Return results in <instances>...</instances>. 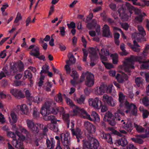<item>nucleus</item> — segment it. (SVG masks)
Listing matches in <instances>:
<instances>
[{
  "instance_id": "7c9ffc66",
  "label": "nucleus",
  "mask_w": 149,
  "mask_h": 149,
  "mask_svg": "<svg viewBox=\"0 0 149 149\" xmlns=\"http://www.w3.org/2000/svg\"><path fill=\"white\" fill-rule=\"evenodd\" d=\"M46 143L48 147H50V148H53L54 146V139L51 138L50 140H49L47 139L46 140Z\"/></svg>"
},
{
  "instance_id": "774afa93",
  "label": "nucleus",
  "mask_w": 149,
  "mask_h": 149,
  "mask_svg": "<svg viewBox=\"0 0 149 149\" xmlns=\"http://www.w3.org/2000/svg\"><path fill=\"white\" fill-rule=\"evenodd\" d=\"M69 28L74 29L75 27V24L73 22H71L70 24H67Z\"/></svg>"
},
{
  "instance_id": "603ef678",
  "label": "nucleus",
  "mask_w": 149,
  "mask_h": 149,
  "mask_svg": "<svg viewBox=\"0 0 149 149\" xmlns=\"http://www.w3.org/2000/svg\"><path fill=\"white\" fill-rule=\"evenodd\" d=\"M143 81V80L139 77H137L135 79L136 83L138 86L142 83Z\"/></svg>"
},
{
  "instance_id": "39448f33",
  "label": "nucleus",
  "mask_w": 149,
  "mask_h": 149,
  "mask_svg": "<svg viewBox=\"0 0 149 149\" xmlns=\"http://www.w3.org/2000/svg\"><path fill=\"white\" fill-rule=\"evenodd\" d=\"M99 55L102 62L106 68L110 69L113 68V66L112 64L106 62L108 60L107 56L109 55V52L106 47H104L101 49V52L99 53Z\"/></svg>"
},
{
  "instance_id": "dca6fc26",
  "label": "nucleus",
  "mask_w": 149,
  "mask_h": 149,
  "mask_svg": "<svg viewBox=\"0 0 149 149\" xmlns=\"http://www.w3.org/2000/svg\"><path fill=\"white\" fill-rule=\"evenodd\" d=\"M70 135V133L68 132L65 133H62L61 135V137L64 146H66L67 149H70L69 147L68 146L69 143V139Z\"/></svg>"
},
{
  "instance_id": "a19ab883",
  "label": "nucleus",
  "mask_w": 149,
  "mask_h": 149,
  "mask_svg": "<svg viewBox=\"0 0 149 149\" xmlns=\"http://www.w3.org/2000/svg\"><path fill=\"white\" fill-rule=\"evenodd\" d=\"M85 99V98L83 95L81 96L80 98H74V100L76 101L78 104H80L84 103Z\"/></svg>"
},
{
  "instance_id": "0eeeda50",
  "label": "nucleus",
  "mask_w": 149,
  "mask_h": 149,
  "mask_svg": "<svg viewBox=\"0 0 149 149\" xmlns=\"http://www.w3.org/2000/svg\"><path fill=\"white\" fill-rule=\"evenodd\" d=\"M66 64L65 66V69L66 73L68 74H70L73 78L74 81L71 80V82L72 85L74 84V81L76 80L78 78L79 76L76 71L73 69L72 70L70 67L69 61H66Z\"/></svg>"
},
{
  "instance_id": "f03ea898",
  "label": "nucleus",
  "mask_w": 149,
  "mask_h": 149,
  "mask_svg": "<svg viewBox=\"0 0 149 149\" xmlns=\"http://www.w3.org/2000/svg\"><path fill=\"white\" fill-rule=\"evenodd\" d=\"M124 114L123 111H122L120 109L118 110L115 113L114 116L109 111L106 113L103 119L104 121H107L110 125L113 126L117 122L121 120L120 115H123Z\"/></svg>"
},
{
  "instance_id": "412c9836",
  "label": "nucleus",
  "mask_w": 149,
  "mask_h": 149,
  "mask_svg": "<svg viewBox=\"0 0 149 149\" xmlns=\"http://www.w3.org/2000/svg\"><path fill=\"white\" fill-rule=\"evenodd\" d=\"M130 13L128 15L125 14L124 12V10L123 8L120 9L118 10V13L120 14V16L121 18L124 21H126L128 20L129 17H130L132 12L130 11Z\"/></svg>"
},
{
  "instance_id": "e2e57ef3",
  "label": "nucleus",
  "mask_w": 149,
  "mask_h": 149,
  "mask_svg": "<svg viewBox=\"0 0 149 149\" xmlns=\"http://www.w3.org/2000/svg\"><path fill=\"white\" fill-rule=\"evenodd\" d=\"M44 77H45L41 75L40 78V81L38 83L39 86L40 87L42 85L43 82V80L44 79Z\"/></svg>"
},
{
  "instance_id": "423d86ee",
  "label": "nucleus",
  "mask_w": 149,
  "mask_h": 149,
  "mask_svg": "<svg viewBox=\"0 0 149 149\" xmlns=\"http://www.w3.org/2000/svg\"><path fill=\"white\" fill-rule=\"evenodd\" d=\"M85 80V84L88 87H92L94 84V75L88 72H86L82 74L81 77V82Z\"/></svg>"
},
{
  "instance_id": "a211bd4d",
  "label": "nucleus",
  "mask_w": 149,
  "mask_h": 149,
  "mask_svg": "<svg viewBox=\"0 0 149 149\" xmlns=\"http://www.w3.org/2000/svg\"><path fill=\"white\" fill-rule=\"evenodd\" d=\"M121 123L123 127L128 131L131 132L133 126L131 121L130 120H121Z\"/></svg>"
},
{
  "instance_id": "4c0bfd02",
  "label": "nucleus",
  "mask_w": 149,
  "mask_h": 149,
  "mask_svg": "<svg viewBox=\"0 0 149 149\" xmlns=\"http://www.w3.org/2000/svg\"><path fill=\"white\" fill-rule=\"evenodd\" d=\"M139 110L140 111L143 112V118H145L148 117L149 115V112L146 110H145L143 107H139Z\"/></svg>"
},
{
  "instance_id": "f3484780",
  "label": "nucleus",
  "mask_w": 149,
  "mask_h": 149,
  "mask_svg": "<svg viewBox=\"0 0 149 149\" xmlns=\"http://www.w3.org/2000/svg\"><path fill=\"white\" fill-rule=\"evenodd\" d=\"M24 68L23 64L21 62L16 63L12 66L11 72L13 73L22 71Z\"/></svg>"
},
{
  "instance_id": "b1692460",
  "label": "nucleus",
  "mask_w": 149,
  "mask_h": 149,
  "mask_svg": "<svg viewBox=\"0 0 149 149\" xmlns=\"http://www.w3.org/2000/svg\"><path fill=\"white\" fill-rule=\"evenodd\" d=\"M27 126L28 128L31 131L35 132H38V130L36 126L34 124L33 122L30 120H28L26 121Z\"/></svg>"
},
{
  "instance_id": "e433bc0d",
  "label": "nucleus",
  "mask_w": 149,
  "mask_h": 149,
  "mask_svg": "<svg viewBox=\"0 0 149 149\" xmlns=\"http://www.w3.org/2000/svg\"><path fill=\"white\" fill-rule=\"evenodd\" d=\"M140 68L142 69H149V60L143 62Z\"/></svg>"
},
{
  "instance_id": "de8ad7c7",
  "label": "nucleus",
  "mask_w": 149,
  "mask_h": 149,
  "mask_svg": "<svg viewBox=\"0 0 149 149\" xmlns=\"http://www.w3.org/2000/svg\"><path fill=\"white\" fill-rule=\"evenodd\" d=\"M65 101L67 104L69 105L70 107H73L75 105L72 101L70 98L67 97L66 98Z\"/></svg>"
},
{
  "instance_id": "20e7f679",
  "label": "nucleus",
  "mask_w": 149,
  "mask_h": 149,
  "mask_svg": "<svg viewBox=\"0 0 149 149\" xmlns=\"http://www.w3.org/2000/svg\"><path fill=\"white\" fill-rule=\"evenodd\" d=\"M52 102L51 101H48L45 102V104L42 107L41 113L42 115L46 116L51 113L56 114L58 112V109L55 107L52 108L51 105Z\"/></svg>"
},
{
  "instance_id": "6e6552de",
  "label": "nucleus",
  "mask_w": 149,
  "mask_h": 149,
  "mask_svg": "<svg viewBox=\"0 0 149 149\" xmlns=\"http://www.w3.org/2000/svg\"><path fill=\"white\" fill-rule=\"evenodd\" d=\"M112 84L107 86L106 85L102 84L100 87L97 88L95 91V93L96 95H100L105 93H110L112 91Z\"/></svg>"
},
{
  "instance_id": "680f3d73",
  "label": "nucleus",
  "mask_w": 149,
  "mask_h": 149,
  "mask_svg": "<svg viewBox=\"0 0 149 149\" xmlns=\"http://www.w3.org/2000/svg\"><path fill=\"white\" fill-rule=\"evenodd\" d=\"M50 128L55 132L57 131L58 130V127H56L53 124H51L50 125Z\"/></svg>"
},
{
  "instance_id": "4be33fe9",
  "label": "nucleus",
  "mask_w": 149,
  "mask_h": 149,
  "mask_svg": "<svg viewBox=\"0 0 149 149\" xmlns=\"http://www.w3.org/2000/svg\"><path fill=\"white\" fill-rule=\"evenodd\" d=\"M72 134L73 136H75L77 139V141H79V139H81L82 137V133L81 129L79 128H77L75 129H71Z\"/></svg>"
},
{
  "instance_id": "f704fd0d",
  "label": "nucleus",
  "mask_w": 149,
  "mask_h": 149,
  "mask_svg": "<svg viewBox=\"0 0 149 149\" xmlns=\"http://www.w3.org/2000/svg\"><path fill=\"white\" fill-rule=\"evenodd\" d=\"M133 43L134 46L132 47L133 50L136 52H139L141 50V49L139 48L140 46L138 44L135 40L133 41Z\"/></svg>"
},
{
  "instance_id": "f257e3e1",
  "label": "nucleus",
  "mask_w": 149,
  "mask_h": 149,
  "mask_svg": "<svg viewBox=\"0 0 149 149\" xmlns=\"http://www.w3.org/2000/svg\"><path fill=\"white\" fill-rule=\"evenodd\" d=\"M19 130L22 133L26 134L27 133L25 129L22 127H21L19 129L15 130L16 135L13 132L9 131L7 132V135L8 137L13 138L12 143L14 146L17 148L22 149V141L25 140V137L19 132Z\"/></svg>"
},
{
  "instance_id": "cd10ccee",
  "label": "nucleus",
  "mask_w": 149,
  "mask_h": 149,
  "mask_svg": "<svg viewBox=\"0 0 149 149\" xmlns=\"http://www.w3.org/2000/svg\"><path fill=\"white\" fill-rule=\"evenodd\" d=\"M102 35L104 37H111L109 31V27L106 24L103 27Z\"/></svg>"
},
{
  "instance_id": "ddd939ff",
  "label": "nucleus",
  "mask_w": 149,
  "mask_h": 149,
  "mask_svg": "<svg viewBox=\"0 0 149 149\" xmlns=\"http://www.w3.org/2000/svg\"><path fill=\"white\" fill-rule=\"evenodd\" d=\"M88 103L90 106L97 109H100V105L102 104L101 100L97 97L89 99Z\"/></svg>"
},
{
  "instance_id": "37998d69",
  "label": "nucleus",
  "mask_w": 149,
  "mask_h": 149,
  "mask_svg": "<svg viewBox=\"0 0 149 149\" xmlns=\"http://www.w3.org/2000/svg\"><path fill=\"white\" fill-rule=\"evenodd\" d=\"M50 36L48 35H47L45 38L43 39L42 38H40L39 40V43L40 44L43 43L44 41L46 42L50 40Z\"/></svg>"
},
{
  "instance_id": "c756f323",
  "label": "nucleus",
  "mask_w": 149,
  "mask_h": 149,
  "mask_svg": "<svg viewBox=\"0 0 149 149\" xmlns=\"http://www.w3.org/2000/svg\"><path fill=\"white\" fill-rule=\"evenodd\" d=\"M9 120L10 123L12 124L16 123L17 120V118L16 115L13 112L10 113V117H9Z\"/></svg>"
},
{
  "instance_id": "7ed1b4c3",
  "label": "nucleus",
  "mask_w": 149,
  "mask_h": 149,
  "mask_svg": "<svg viewBox=\"0 0 149 149\" xmlns=\"http://www.w3.org/2000/svg\"><path fill=\"white\" fill-rule=\"evenodd\" d=\"M119 100L121 104L124 105L125 107L127 109L125 112L127 113H129L130 115L136 116L137 113V109L136 106L129 103L127 101L125 96L121 93H120L119 95Z\"/></svg>"
},
{
  "instance_id": "3c124183",
  "label": "nucleus",
  "mask_w": 149,
  "mask_h": 149,
  "mask_svg": "<svg viewBox=\"0 0 149 149\" xmlns=\"http://www.w3.org/2000/svg\"><path fill=\"white\" fill-rule=\"evenodd\" d=\"M134 126L136 128V130L138 132H142L144 131L142 127L138 125L135 124H134Z\"/></svg>"
},
{
  "instance_id": "bf43d9fd",
  "label": "nucleus",
  "mask_w": 149,
  "mask_h": 149,
  "mask_svg": "<svg viewBox=\"0 0 149 149\" xmlns=\"http://www.w3.org/2000/svg\"><path fill=\"white\" fill-rule=\"evenodd\" d=\"M149 50V45H147L146 46L145 50L143 52V54L144 56H146L148 53V51Z\"/></svg>"
},
{
  "instance_id": "864d4df0",
  "label": "nucleus",
  "mask_w": 149,
  "mask_h": 149,
  "mask_svg": "<svg viewBox=\"0 0 149 149\" xmlns=\"http://www.w3.org/2000/svg\"><path fill=\"white\" fill-rule=\"evenodd\" d=\"M100 107H101V110L102 112H104L108 110V108L107 106L103 105L102 104L101 105H100Z\"/></svg>"
},
{
  "instance_id": "72a5a7b5",
  "label": "nucleus",
  "mask_w": 149,
  "mask_h": 149,
  "mask_svg": "<svg viewBox=\"0 0 149 149\" xmlns=\"http://www.w3.org/2000/svg\"><path fill=\"white\" fill-rule=\"evenodd\" d=\"M22 18L21 14L19 13H18L14 21V23L16 24L17 26L19 25V22L22 20Z\"/></svg>"
},
{
  "instance_id": "052dcab7",
  "label": "nucleus",
  "mask_w": 149,
  "mask_h": 149,
  "mask_svg": "<svg viewBox=\"0 0 149 149\" xmlns=\"http://www.w3.org/2000/svg\"><path fill=\"white\" fill-rule=\"evenodd\" d=\"M113 29L115 31H117V30L119 31H120V32H121V34H122V36L123 38V39H126V36H125L124 34L123 33V32L122 31H121V30L120 29H119L117 27H113Z\"/></svg>"
},
{
  "instance_id": "338daca9",
  "label": "nucleus",
  "mask_w": 149,
  "mask_h": 149,
  "mask_svg": "<svg viewBox=\"0 0 149 149\" xmlns=\"http://www.w3.org/2000/svg\"><path fill=\"white\" fill-rule=\"evenodd\" d=\"M3 71H2L0 72V80L6 77L5 74L6 73V72L3 69Z\"/></svg>"
},
{
  "instance_id": "5fc2aeb1",
  "label": "nucleus",
  "mask_w": 149,
  "mask_h": 149,
  "mask_svg": "<svg viewBox=\"0 0 149 149\" xmlns=\"http://www.w3.org/2000/svg\"><path fill=\"white\" fill-rule=\"evenodd\" d=\"M91 143L87 141H84V144H83V146L84 148H90L91 147Z\"/></svg>"
},
{
  "instance_id": "4d7b16f0",
  "label": "nucleus",
  "mask_w": 149,
  "mask_h": 149,
  "mask_svg": "<svg viewBox=\"0 0 149 149\" xmlns=\"http://www.w3.org/2000/svg\"><path fill=\"white\" fill-rule=\"evenodd\" d=\"M48 120H50L52 123H54L56 122V120L54 116H48Z\"/></svg>"
},
{
  "instance_id": "c9c22d12",
  "label": "nucleus",
  "mask_w": 149,
  "mask_h": 149,
  "mask_svg": "<svg viewBox=\"0 0 149 149\" xmlns=\"http://www.w3.org/2000/svg\"><path fill=\"white\" fill-rule=\"evenodd\" d=\"M91 141L93 142V145L92 149H97L99 143L97 140L93 138L91 139Z\"/></svg>"
},
{
  "instance_id": "f8f14e48",
  "label": "nucleus",
  "mask_w": 149,
  "mask_h": 149,
  "mask_svg": "<svg viewBox=\"0 0 149 149\" xmlns=\"http://www.w3.org/2000/svg\"><path fill=\"white\" fill-rule=\"evenodd\" d=\"M138 29L139 33H134L132 36V38L139 41L141 38L146 35V33L143 27L140 25L138 26Z\"/></svg>"
},
{
  "instance_id": "58836bf2",
  "label": "nucleus",
  "mask_w": 149,
  "mask_h": 149,
  "mask_svg": "<svg viewBox=\"0 0 149 149\" xmlns=\"http://www.w3.org/2000/svg\"><path fill=\"white\" fill-rule=\"evenodd\" d=\"M140 102L141 103L143 104L146 106H148L149 105V99L147 97L140 100Z\"/></svg>"
},
{
  "instance_id": "a18cd8bd",
  "label": "nucleus",
  "mask_w": 149,
  "mask_h": 149,
  "mask_svg": "<svg viewBox=\"0 0 149 149\" xmlns=\"http://www.w3.org/2000/svg\"><path fill=\"white\" fill-rule=\"evenodd\" d=\"M63 119L66 122L68 127H69V115L68 114H64L63 115Z\"/></svg>"
},
{
  "instance_id": "13d9d810",
  "label": "nucleus",
  "mask_w": 149,
  "mask_h": 149,
  "mask_svg": "<svg viewBox=\"0 0 149 149\" xmlns=\"http://www.w3.org/2000/svg\"><path fill=\"white\" fill-rule=\"evenodd\" d=\"M39 115V112L37 108H35L33 109V116L35 118L37 117Z\"/></svg>"
},
{
  "instance_id": "69168bd1",
  "label": "nucleus",
  "mask_w": 149,
  "mask_h": 149,
  "mask_svg": "<svg viewBox=\"0 0 149 149\" xmlns=\"http://www.w3.org/2000/svg\"><path fill=\"white\" fill-rule=\"evenodd\" d=\"M126 6L129 10L130 12L132 11V9H134V8L128 3H126L125 4Z\"/></svg>"
},
{
  "instance_id": "ea45409f",
  "label": "nucleus",
  "mask_w": 149,
  "mask_h": 149,
  "mask_svg": "<svg viewBox=\"0 0 149 149\" xmlns=\"http://www.w3.org/2000/svg\"><path fill=\"white\" fill-rule=\"evenodd\" d=\"M68 56L69 58V60L67 61H69L70 64L71 65V64L75 63V59L71 53H69Z\"/></svg>"
},
{
  "instance_id": "6ab92c4d",
  "label": "nucleus",
  "mask_w": 149,
  "mask_h": 149,
  "mask_svg": "<svg viewBox=\"0 0 149 149\" xmlns=\"http://www.w3.org/2000/svg\"><path fill=\"white\" fill-rule=\"evenodd\" d=\"M17 109L22 114L27 115L29 112V108L25 104H22L17 106Z\"/></svg>"
},
{
  "instance_id": "c85d7f7f",
  "label": "nucleus",
  "mask_w": 149,
  "mask_h": 149,
  "mask_svg": "<svg viewBox=\"0 0 149 149\" xmlns=\"http://www.w3.org/2000/svg\"><path fill=\"white\" fill-rule=\"evenodd\" d=\"M127 143V140L125 138H123L121 139L116 140L115 142V143L116 145H121L123 146L126 145Z\"/></svg>"
},
{
  "instance_id": "0e129e2a",
  "label": "nucleus",
  "mask_w": 149,
  "mask_h": 149,
  "mask_svg": "<svg viewBox=\"0 0 149 149\" xmlns=\"http://www.w3.org/2000/svg\"><path fill=\"white\" fill-rule=\"evenodd\" d=\"M54 5H52L50 6V10L49 12V15L50 16L54 12Z\"/></svg>"
},
{
  "instance_id": "09e8293b",
  "label": "nucleus",
  "mask_w": 149,
  "mask_h": 149,
  "mask_svg": "<svg viewBox=\"0 0 149 149\" xmlns=\"http://www.w3.org/2000/svg\"><path fill=\"white\" fill-rule=\"evenodd\" d=\"M55 100L59 103H61L63 100L61 94H59L58 95L55 97Z\"/></svg>"
},
{
  "instance_id": "c03bdc74",
  "label": "nucleus",
  "mask_w": 149,
  "mask_h": 149,
  "mask_svg": "<svg viewBox=\"0 0 149 149\" xmlns=\"http://www.w3.org/2000/svg\"><path fill=\"white\" fill-rule=\"evenodd\" d=\"M145 134L138 136L139 137L141 138H146L149 137V127L147 128L145 131Z\"/></svg>"
},
{
  "instance_id": "6e6d98bb",
  "label": "nucleus",
  "mask_w": 149,
  "mask_h": 149,
  "mask_svg": "<svg viewBox=\"0 0 149 149\" xmlns=\"http://www.w3.org/2000/svg\"><path fill=\"white\" fill-rule=\"evenodd\" d=\"M141 75L142 76L144 75L145 76L146 80L147 82H149V75L148 74L144 72H141Z\"/></svg>"
},
{
  "instance_id": "aec40b11",
  "label": "nucleus",
  "mask_w": 149,
  "mask_h": 149,
  "mask_svg": "<svg viewBox=\"0 0 149 149\" xmlns=\"http://www.w3.org/2000/svg\"><path fill=\"white\" fill-rule=\"evenodd\" d=\"M97 21L94 19L92 24H88L87 26L89 29H93L94 27H95L97 34V35H100V26L97 24Z\"/></svg>"
},
{
  "instance_id": "5701e85b",
  "label": "nucleus",
  "mask_w": 149,
  "mask_h": 149,
  "mask_svg": "<svg viewBox=\"0 0 149 149\" xmlns=\"http://www.w3.org/2000/svg\"><path fill=\"white\" fill-rule=\"evenodd\" d=\"M84 126L86 129L89 132L93 133L95 132V126L90 122H85Z\"/></svg>"
},
{
  "instance_id": "473e14b6",
  "label": "nucleus",
  "mask_w": 149,
  "mask_h": 149,
  "mask_svg": "<svg viewBox=\"0 0 149 149\" xmlns=\"http://www.w3.org/2000/svg\"><path fill=\"white\" fill-rule=\"evenodd\" d=\"M103 137L109 143L111 144L113 143L112 138L109 134H103Z\"/></svg>"
},
{
  "instance_id": "4468645a",
  "label": "nucleus",
  "mask_w": 149,
  "mask_h": 149,
  "mask_svg": "<svg viewBox=\"0 0 149 149\" xmlns=\"http://www.w3.org/2000/svg\"><path fill=\"white\" fill-rule=\"evenodd\" d=\"M72 107L73 108V111L70 112V116H75L81 113L82 114L81 116L84 118V116H85V114L86 112L84 109H81L75 105Z\"/></svg>"
},
{
  "instance_id": "9d476101",
  "label": "nucleus",
  "mask_w": 149,
  "mask_h": 149,
  "mask_svg": "<svg viewBox=\"0 0 149 149\" xmlns=\"http://www.w3.org/2000/svg\"><path fill=\"white\" fill-rule=\"evenodd\" d=\"M102 100L104 103L111 107H114L117 102L114 98L107 94H104L102 96Z\"/></svg>"
},
{
  "instance_id": "9b49d317",
  "label": "nucleus",
  "mask_w": 149,
  "mask_h": 149,
  "mask_svg": "<svg viewBox=\"0 0 149 149\" xmlns=\"http://www.w3.org/2000/svg\"><path fill=\"white\" fill-rule=\"evenodd\" d=\"M29 48V49H33L30 53L31 55L36 56L40 60H44L45 59V57L43 55L39 56L40 55L39 48L38 46L34 45H31Z\"/></svg>"
},
{
  "instance_id": "49530a36",
  "label": "nucleus",
  "mask_w": 149,
  "mask_h": 149,
  "mask_svg": "<svg viewBox=\"0 0 149 149\" xmlns=\"http://www.w3.org/2000/svg\"><path fill=\"white\" fill-rule=\"evenodd\" d=\"M49 66L47 65H45L42 67V70L40 72V74L42 73H46L48 72V70L49 69Z\"/></svg>"
},
{
  "instance_id": "2eb2a0df",
  "label": "nucleus",
  "mask_w": 149,
  "mask_h": 149,
  "mask_svg": "<svg viewBox=\"0 0 149 149\" xmlns=\"http://www.w3.org/2000/svg\"><path fill=\"white\" fill-rule=\"evenodd\" d=\"M91 118L90 115L86 112L85 114V116H84V118L89 120L91 121H93L95 122H98L100 121V118L98 114L95 111H93Z\"/></svg>"
},
{
  "instance_id": "393cba45",
  "label": "nucleus",
  "mask_w": 149,
  "mask_h": 149,
  "mask_svg": "<svg viewBox=\"0 0 149 149\" xmlns=\"http://www.w3.org/2000/svg\"><path fill=\"white\" fill-rule=\"evenodd\" d=\"M99 49H94L93 48H91L89 49L91 55L89 56L91 57V61H93L95 59L97 58V57L96 54V52L97 51H99Z\"/></svg>"
},
{
  "instance_id": "bb28decb",
  "label": "nucleus",
  "mask_w": 149,
  "mask_h": 149,
  "mask_svg": "<svg viewBox=\"0 0 149 149\" xmlns=\"http://www.w3.org/2000/svg\"><path fill=\"white\" fill-rule=\"evenodd\" d=\"M116 78L119 83H121L127 80L128 79V77L124 74H118L116 77Z\"/></svg>"
},
{
  "instance_id": "79ce46f5",
  "label": "nucleus",
  "mask_w": 149,
  "mask_h": 149,
  "mask_svg": "<svg viewBox=\"0 0 149 149\" xmlns=\"http://www.w3.org/2000/svg\"><path fill=\"white\" fill-rule=\"evenodd\" d=\"M29 100L37 103H39L40 101V98L38 97H33L32 96L29 98Z\"/></svg>"
},
{
  "instance_id": "2f4dec72",
  "label": "nucleus",
  "mask_w": 149,
  "mask_h": 149,
  "mask_svg": "<svg viewBox=\"0 0 149 149\" xmlns=\"http://www.w3.org/2000/svg\"><path fill=\"white\" fill-rule=\"evenodd\" d=\"M110 57L112 60V62L113 64H117L118 62V55L116 53L111 54Z\"/></svg>"
},
{
  "instance_id": "a878e982",
  "label": "nucleus",
  "mask_w": 149,
  "mask_h": 149,
  "mask_svg": "<svg viewBox=\"0 0 149 149\" xmlns=\"http://www.w3.org/2000/svg\"><path fill=\"white\" fill-rule=\"evenodd\" d=\"M10 92L12 95L15 97L19 96L22 98L24 97V95L22 94V91L20 90L12 89L10 90Z\"/></svg>"
},
{
  "instance_id": "8fccbe9b",
  "label": "nucleus",
  "mask_w": 149,
  "mask_h": 149,
  "mask_svg": "<svg viewBox=\"0 0 149 149\" xmlns=\"http://www.w3.org/2000/svg\"><path fill=\"white\" fill-rule=\"evenodd\" d=\"M132 140L134 142L139 144L142 143L143 142V141L141 139L139 138H132Z\"/></svg>"
},
{
  "instance_id": "1a4fd4ad",
  "label": "nucleus",
  "mask_w": 149,
  "mask_h": 149,
  "mask_svg": "<svg viewBox=\"0 0 149 149\" xmlns=\"http://www.w3.org/2000/svg\"><path fill=\"white\" fill-rule=\"evenodd\" d=\"M131 58L128 59L124 62V64L120 66L119 68L124 70L125 72H129L131 69H134V66L132 65L133 61Z\"/></svg>"
}]
</instances>
